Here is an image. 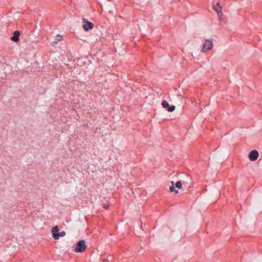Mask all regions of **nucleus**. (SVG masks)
Returning <instances> with one entry per match:
<instances>
[{
  "label": "nucleus",
  "instance_id": "nucleus-10",
  "mask_svg": "<svg viewBox=\"0 0 262 262\" xmlns=\"http://www.w3.org/2000/svg\"><path fill=\"white\" fill-rule=\"evenodd\" d=\"M175 108H176L175 106L172 105V106L168 107V111L170 112H171L175 110Z\"/></svg>",
  "mask_w": 262,
  "mask_h": 262
},
{
  "label": "nucleus",
  "instance_id": "nucleus-6",
  "mask_svg": "<svg viewBox=\"0 0 262 262\" xmlns=\"http://www.w3.org/2000/svg\"><path fill=\"white\" fill-rule=\"evenodd\" d=\"M19 35V32L18 31H15L13 33V36L11 37V39L15 42H18L19 40L18 37Z\"/></svg>",
  "mask_w": 262,
  "mask_h": 262
},
{
  "label": "nucleus",
  "instance_id": "nucleus-5",
  "mask_svg": "<svg viewBox=\"0 0 262 262\" xmlns=\"http://www.w3.org/2000/svg\"><path fill=\"white\" fill-rule=\"evenodd\" d=\"M258 156L259 154L255 149L251 151L248 155L249 159L252 161H256L258 159Z\"/></svg>",
  "mask_w": 262,
  "mask_h": 262
},
{
  "label": "nucleus",
  "instance_id": "nucleus-16",
  "mask_svg": "<svg viewBox=\"0 0 262 262\" xmlns=\"http://www.w3.org/2000/svg\"><path fill=\"white\" fill-rule=\"evenodd\" d=\"M174 192L175 193H178L179 192L178 190H176L175 189H174Z\"/></svg>",
  "mask_w": 262,
  "mask_h": 262
},
{
  "label": "nucleus",
  "instance_id": "nucleus-9",
  "mask_svg": "<svg viewBox=\"0 0 262 262\" xmlns=\"http://www.w3.org/2000/svg\"><path fill=\"white\" fill-rule=\"evenodd\" d=\"M176 187L179 189H181L182 188V185L181 181H178L176 182Z\"/></svg>",
  "mask_w": 262,
  "mask_h": 262
},
{
  "label": "nucleus",
  "instance_id": "nucleus-2",
  "mask_svg": "<svg viewBox=\"0 0 262 262\" xmlns=\"http://www.w3.org/2000/svg\"><path fill=\"white\" fill-rule=\"evenodd\" d=\"M213 47L212 40L206 39L205 40L201 52L206 53L208 51L211 50Z\"/></svg>",
  "mask_w": 262,
  "mask_h": 262
},
{
  "label": "nucleus",
  "instance_id": "nucleus-8",
  "mask_svg": "<svg viewBox=\"0 0 262 262\" xmlns=\"http://www.w3.org/2000/svg\"><path fill=\"white\" fill-rule=\"evenodd\" d=\"M162 105L164 108H168L169 106V103L165 100L162 101Z\"/></svg>",
  "mask_w": 262,
  "mask_h": 262
},
{
  "label": "nucleus",
  "instance_id": "nucleus-17",
  "mask_svg": "<svg viewBox=\"0 0 262 262\" xmlns=\"http://www.w3.org/2000/svg\"><path fill=\"white\" fill-rule=\"evenodd\" d=\"M171 184H172V186H173V185H174V183H173V181H172V182H171Z\"/></svg>",
  "mask_w": 262,
  "mask_h": 262
},
{
  "label": "nucleus",
  "instance_id": "nucleus-1",
  "mask_svg": "<svg viewBox=\"0 0 262 262\" xmlns=\"http://www.w3.org/2000/svg\"><path fill=\"white\" fill-rule=\"evenodd\" d=\"M59 229L58 226H56L52 228L51 232L52 234V237L55 239H58L59 237H63L66 235V232L64 231H61L58 233Z\"/></svg>",
  "mask_w": 262,
  "mask_h": 262
},
{
  "label": "nucleus",
  "instance_id": "nucleus-15",
  "mask_svg": "<svg viewBox=\"0 0 262 262\" xmlns=\"http://www.w3.org/2000/svg\"><path fill=\"white\" fill-rule=\"evenodd\" d=\"M57 43V41H53L52 43V46H54L55 44Z\"/></svg>",
  "mask_w": 262,
  "mask_h": 262
},
{
  "label": "nucleus",
  "instance_id": "nucleus-3",
  "mask_svg": "<svg viewBox=\"0 0 262 262\" xmlns=\"http://www.w3.org/2000/svg\"><path fill=\"white\" fill-rule=\"evenodd\" d=\"M86 247L85 241L81 240L77 243L74 251L75 252H83L85 250Z\"/></svg>",
  "mask_w": 262,
  "mask_h": 262
},
{
  "label": "nucleus",
  "instance_id": "nucleus-12",
  "mask_svg": "<svg viewBox=\"0 0 262 262\" xmlns=\"http://www.w3.org/2000/svg\"><path fill=\"white\" fill-rule=\"evenodd\" d=\"M174 189H175V188H174V186H172L171 187H170L169 188V190H170V191L171 192L174 191Z\"/></svg>",
  "mask_w": 262,
  "mask_h": 262
},
{
  "label": "nucleus",
  "instance_id": "nucleus-7",
  "mask_svg": "<svg viewBox=\"0 0 262 262\" xmlns=\"http://www.w3.org/2000/svg\"><path fill=\"white\" fill-rule=\"evenodd\" d=\"M213 9L216 12L218 17L220 18H221L223 15V13L222 12L221 10L217 9L214 5L213 6Z\"/></svg>",
  "mask_w": 262,
  "mask_h": 262
},
{
  "label": "nucleus",
  "instance_id": "nucleus-13",
  "mask_svg": "<svg viewBox=\"0 0 262 262\" xmlns=\"http://www.w3.org/2000/svg\"><path fill=\"white\" fill-rule=\"evenodd\" d=\"M58 38L57 39V41H60L61 40V36H60L59 35L57 36Z\"/></svg>",
  "mask_w": 262,
  "mask_h": 262
},
{
  "label": "nucleus",
  "instance_id": "nucleus-4",
  "mask_svg": "<svg viewBox=\"0 0 262 262\" xmlns=\"http://www.w3.org/2000/svg\"><path fill=\"white\" fill-rule=\"evenodd\" d=\"M82 23H84L83 25V29L85 31H88L90 29H92L94 28V25L92 23L86 19L83 18Z\"/></svg>",
  "mask_w": 262,
  "mask_h": 262
},
{
  "label": "nucleus",
  "instance_id": "nucleus-11",
  "mask_svg": "<svg viewBox=\"0 0 262 262\" xmlns=\"http://www.w3.org/2000/svg\"><path fill=\"white\" fill-rule=\"evenodd\" d=\"M216 6L217 7V8H216L217 9H219L220 10H222V6H221V4H220V3L219 2H218L217 3Z\"/></svg>",
  "mask_w": 262,
  "mask_h": 262
},
{
  "label": "nucleus",
  "instance_id": "nucleus-14",
  "mask_svg": "<svg viewBox=\"0 0 262 262\" xmlns=\"http://www.w3.org/2000/svg\"><path fill=\"white\" fill-rule=\"evenodd\" d=\"M109 206L108 204H104L103 205V207L105 209H107L108 208Z\"/></svg>",
  "mask_w": 262,
  "mask_h": 262
}]
</instances>
